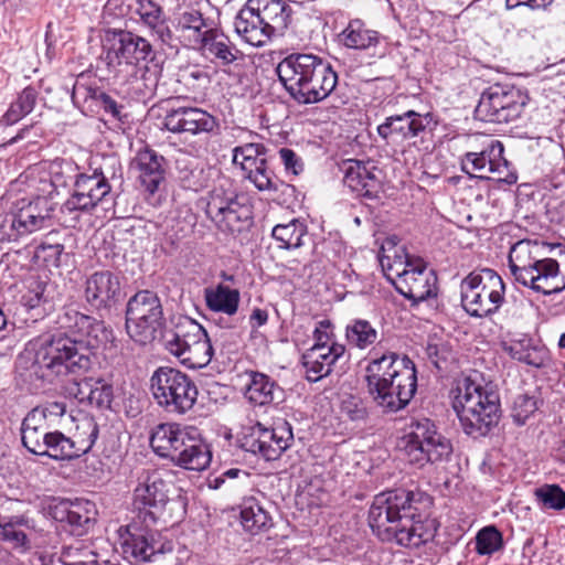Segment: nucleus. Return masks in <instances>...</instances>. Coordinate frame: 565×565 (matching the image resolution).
<instances>
[{"label":"nucleus","instance_id":"f257e3e1","mask_svg":"<svg viewBox=\"0 0 565 565\" xmlns=\"http://www.w3.org/2000/svg\"><path fill=\"white\" fill-rule=\"evenodd\" d=\"M56 324L54 331L30 341L20 355V360H31L33 374L47 382L68 373L88 372L98 349L116 347L111 328L74 308H64Z\"/></svg>","mask_w":565,"mask_h":565},{"label":"nucleus","instance_id":"f03ea898","mask_svg":"<svg viewBox=\"0 0 565 565\" xmlns=\"http://www.w3.org/2000/svg\"><path fill=\"white\" fill-rule=\"evenodd\" d=\"M423 497L404 489L376 494L369 510L373 533L383 542L405 547H419L431 541L437 531L435 521L416 514Z\"/></svg>","mask_w":565,"mask_h":565},{"label":"nucleus","instance_id":"7ed1b4c3","mask_svg":"<svg viewBox=\"0 0 565 565\" xmlns=\"http://www.w3.org/2000/svg\"><path fill=\"white\" fill-rule=\"evenodd\" d=\"M363 377L369 395L385 413H396L405 408L417 390L414 362L392 351L382 355L373 353Z\"/></svg>","mask_w":565,"mask_h":565},{"label":"nucleus","instance_id":"20e7f679","mask_svg":"<svg viewBox=\"0 0 565 565\" xmlns=\"http://www.w3.org/2000/svg\"><path fill=\"white\" fill-rule=\"evenodd\" d=\"M150 446L159 457L188 470L202 471L212 459L207 444L194 426L161 423L152 429Z\"/></svg>","mask_w":565,"mask_h":565},{"label":"nucleus","instance_id":"39448f33","mask_svg":"<svg viewBox=\"0 0 565 565\" xmlns=\"http://www.w3.org/2000/svg\"><path fill=\"white\" fill-rule=\"evenodd\" d=\"M452 407L463 431L473 438L486 436L501 416L499 394L471 376L459 382Z\"/></svg>","mask_w":565,"mask_h":565},{"label":"nucleus","instance_id":"423d86ee","mask_svg":"<svg viewBox=\"0 0 565 565\" xmlns=\"http://www.w3.org/2000/svg\"><path fill=\"white\" fill-rule=\"evenodd\" d=\"M121 174V166L117 158H103V163L92 174L75 175L71 196L61 206L62 213L88 212L97 206L111 191L110 180Z\"/></svg>","mask_w":565,"mask_h":565},{"label":"nucleus","instance_id":"0eeeda50","mask_svg":"<svg viewBox=\"0 0 565 565\" xmlns=\"http://www.w3.org/2000/svg\"><path fill=\"white\" fill-rule=\"evenodd\" d=\"M409 429L401 440V449L411 465L423 468L426 463H438L450 459L452 445L437 431L431 420L423 418L412 423Z\"/></svg>","mask_w":565,"mask_h":565},{"label":"nucleus","instance_id":"6e6552de","mask_svg":"<svg viewBox=\"0 0 565 565\" xmlns=\"http://www.w3.org/2000/svg\"><path fill=\"white\" fill-rule=\"evenodd\" d=\"M150 390L161 408L179 415L190 412L199 395L195 383L188 374L169 366H160L152 373Z\"/></svg>","mask_w":565,"mask_h":565},{"label":"nucleus","instance_id":"1a4fd4ad","mask_svg":"<svg viewBox=\"0 0 565 565\" xmlns=\"http://www.w3.org/2000/svg\"><path fill=\"white\" fill-rule=\"evenodd\" d=\"M461 302L472 317H486L494 313L503 301L504 284L492 269L469 274L460 285Z\"/></svg>","mask_w":565,"mask_h":565},{"label":"nucleus","instance_id":"9d476101","mask_svg":"<svg viewBox=\"0 0 565 565\" xmlns=\"http://www.w3.org/2000/svg\"><path fill=\"white\" fill-rule=\"evenodd\" d=\"M167 350L190 369L206 366L213 348L205 329L192 319H184L174 331L166 334Z\"/></svg>","mask_w":565,"mask_h":565},{"label":"nucleus","instance_id":"9b49d317","mask_svg":"<svg viewBox=\"0 0 565 565\" xmlns=\"http://www.w3.org/2000/svg\"><path fill=\"white\" fill-rule=\"evenodd\" d=\"M148 40L122 29H108L105 32L104 60L109 70L117 74L127 73L136 76L140 71L139 63L151 53Z\"/></svg>","mask_w":565,"mask_h":565},{"label":"nucleus","instance_id":"f8f14e48","mask_svg":"<svg viewBox=\"0 0 565 565\" xmlns=\"http://www.w3.org/2000/svg\"><path fill=\"white\" fill-rule=\"evenodd\" d=\"M163 309L158 295L151 290L135 294L126 308V330L139 344L150 343L163 326Z\"/></svg>","mask_w":565,"mask_h":565},{"label":"nucleus","instance_id":"ddd939ff","mask_svg":"<svg viewBox=\"0 0 565 565\" xmlns=\"http://www.w3.org/2000/svg\"><path fill=\"white\" fill-rule=\"evenodd\" d=\"M53 205L46 195L17 202L0 222V241L14 242L50 225Z\"/></svg>","mask_w":565,"mask_h":565},{"label":"nucleus","instance_id":"4468645a","mask_svg":"<svg viewBox=\"0 0 565 565\" xmlns=\"http://www.w3.org/2000/svg\"><path fill=\"white\" fill-rule=\"evenodd\" d=\"M529 97L520 88L494 84L487 88L476 107V116L488 122H508L520 117Z\"/></svg>","mask_w":565,"mask_h":565},{"label":"nucleus","instance_id":"2eb2a0df","mask_svg":"<svg viewBox=\"0 0 565 565\" xmlns=\"http://www.w3.org/2000/svg\"><path fill=\"white\" fill-rule=\"evenodd\" d=\"M178 504L168 498V483L157 470L147 471L134 490L132 507L143 524L166 521L167 505Z\"/></svg>","mask_w":565,"mask_h":565},{"label":"nucleus","instance_id":"dca6fc26","mask_svg":"<svg viewBox=\"0 0 565 565\" xmlns=\"http://www.w3.org/2000/svg\"><path fill=\"white\" fill-rule=\"evenodd\" d=\"M149 526L129 525L127 536L122 540L124 552L136 561L156 565H178V558L173 555V543Z\"/></svg>","mask_w":565,"mask_h":565},{"label":"nucleus","instance_id":"f3484780","mask_svg":"<svg viewBox=\"0 0 565 565\" xmlns=\"http://www.w3.org/2000/svg\"><path fill=\"white\" fill-rule=\"evenodd\" d=\"M205 212L223 233H241L249 226L252 220L250 207L241 203L233 191L222 185L210 191Z\"/></svg>","mask_w":565,"mask_h":565},{"label":"nucleus","instance_id":"a211bd4d","mask_svg":"<svg viewBox=\"0 0 565 565\" xmlns=\"http://www.w3.org/2000/svg\"><path fill=\"white\" fill-rule=\"evenodd\" d=\"M292 441V428L288 422L280 420L271 428L256 423L244 434L242 447L266 460H276L291 446Z\"/></svg>","mask_w":565,"mask_h":565},{"label":"nucleus","instance_id":"6ab92c4d","mask_svg":"<svg viewBox=\"0 0 565 565\" xmlns=\"http://www.w3.org/2000/svg\"><path fill=\"white\" fill-rule=\"evenodd\" d=\"M67 407L64 402H47L32 408L21 424L22 445L33 455L44 449L46 436L57 425L58 420L66 414Z\"/></svg>","mask_w":565,"mask_h":565},{"label":"nucleus","instance_id":"aec40b11","mask_svg":"<svg viewBox=\"0 0 565 565\" xmlns=\"http://www.w3.org/2000/svg\"><path fill=\"white\" fill-rule=\"evenodd\" d=\"M402 266L403 264L398 263L390 267L396 274V278L392 279V282L402 296L413 303H419L437 296V276L431 269L425 265H414L412 262H407L399 270Z\"/></svg>","mask_w":565,"mask_h":565},{"label":"nucleus","instance_id":"412c9836","mask_svg":"<svg viewBox=\"0 0 565 565\" xmlns=\"http://www.w3.org/2000/svg\"><path fill=\"white\" fill-rule=\"evenodd\" d=\"M503 145L499 140H489L480 151L467 152L461 159L462 170L480 179H495L511 183L508 175V161L503 158Z\"/></svg>","mask_w":565,"mask_h":565},{"label":"nucleus","instance_id":"4be33fe9","mask_svg":"<svg viewBox=\"0 0 565 565\" xmlns=\"http://www.w3.org/2000/svg\"><path fill=\"white\" fill-rule=\"evenodd\" d=\"M86 438L78 440L65 436L60 430L51 429L43 441L44 449L35 452L36 456H47L55 460H70L86 454L95 444L98 437V426L94 420H86L82 425Z\"/></svg>","mask_w":565,"mask_h":565},{"label":"nucleus","instance_id":"5701e85b","mask_svg":"<svg viewBox=\"0 0 565 565\" xmlns=\"http://www.w3.org/2000/svg\"><path fill=\"white\" fill-rule=\"evenodd\" d=\"M164 128L173 134L210 135L218 128L216 117L199 107L170 109L163 118Z\"/></svg>","mask_w":565,"mask_h":565},{"label":"nucleus","instance_id":"b1692460","mask_svg":"<svg viewBox=\"0 0 565 565\" xmlns=\"http://www.w3.org/2000/svg\"><path fill=\"white\" fill-rule=\"evenodd\" d=\"M433 120L431 114L407 110L402 115L390 116L377 127V134L387 143L415 138L426 130Z\"/></svg>","mask_w":565,"mask_h":565},{"label":"nucleus","instance_id":"393cba45","mask_svg":"<svg viewBox=\"0 0 565 565\" xmlns=\"http://www.w3.org/2000/svg\"><path fill=\"white\" fill-rule=\"evenodd\" d=\"M338 75L331 65L323 58L318 57V62L311 67V73L294 98L299 104H316L327 98L335 88Z\"/></svg>","mask_w":565,"mask_h":565},{"label":"nucleus","instance_id":"a878e982","mask_svg":"<svg viewBox=\"0 0 565 565\" xmlns=\"http://www.w3.org/2000/svg\"><path fill=\"white\" fill-rule=\"evenodd\" d=\"M318 57L309 53H292L278 63L276 67L278 78L292 98L302 89Z\"/></svg>","mask_w":565,"mask_h":565},{"label":"nucleus","instance_id":"bb28decb","mask_svg":"<svg viewBox=\"0 0 565 565\" xmlns=\"http://www.w3.org/2000/svg\"><path fill=\"white\" fill-rule=\"evenodd\" d=\"M84 296L86 301L96 309L113 307L120 296L118 276L109 270L92 274L85 281Z\"/></svg>","mask_w":565,"mask_h":565},{"label":"nucleus","instance_id":"cd10ccee","mask_svg":"<svg viewBox=\"0 0 565 565\" xmlns=\"http://www.w3.org/2000/svg\"><path fill=\"white\" fill-rule=\"evenodd\" d=\"M343 183L358 196L375 199L381 189L380 170L362 161L350 160L343 168Z\"/></svg>","mask_w":565,"mask_h":565},{"label":"nucleus","instance_id":"c85d7f7f","mask_svg":"<svg viewBox=\"0 0 565 565\" xmlns=\"http://www.w3.org/2000/svg\"><path fill=\"white\" fill-rule=\"evenodd\" d=\"M54 520L65 523L75 535H83L95 521V504L87 500L61 501L51 509Z\"/></svg>","mask_w":565,"mask_h":565},{"label":"nucleus","instance_id":"c756f323","mask_svg":"<svg viewBox=\"0 0 565 565\" xmlns=\"http://www.w3.org/2000/svg\"><path fill=\"white\" fill-rule=\"evenodd\" d=\"M343 344L332 342L330 348L311 347L302 355L308 381L318 382L328 376L334 363L344 354Z\"/></svg>","mask_w":565,"mask_h":565},{"label":"nucleus","instance_id":"7c9ffc66","mask_svg":"<svg viewBox=\"0 0 565 565\" xmlns=\"http://www.w3.org/2000/svg\"><path fill=\"white\" fill-rule=\"evenodd\" d=\"M166 159L154 150L146 147L137 152L134 159V167L138 172V180L141 186L149 194H154L159 185L164 181Z\"/></svg>","mask_w":565,"mask_h":565},{"label":"nucleus","instance_id":"2f4dec72","mask_svg":"<svg viewBox=\"0 0 565 565\" xmlns=\"http://www.w3.org/2000/svg\"><path fill=\"white\" fill-rule=\"evenodd\" d=\"M546 254V244L539 241L522 239L515 243L509 253V268L515 281L527 277L532 267Z\"/></svg>","mask_w":565,"mask_h":565},{"label":"nucleus","instance_id":"473e14b6","mask_svg":"<svg viewBox=\"0 0 565 565\" xmlns=\"http://www.w3.org/2000/svg\"><path fill=\"white\" fill-rule=\"evenodd\" d=\"M234 26L237 34L253 46L265 45L275 34L248 3L238 11Z\"/></svg>","mask_w":565,"mask_h":565},{"label":"nucleus","instance_id":"72a5a7b5","mask_svg":"<svg viewBox=\"0 0 565 565\" xmlns=\"http://www.w3.org/2000/svg\"><path fill=\"white\" fill-rule=\"evenodd\" d=\"M134 13L138 17L141 25L147 28L151 35L156 36L162 43L171 40L172 34L169 29L163 8L156 0H135Z\"/></svg>","mask_w":565,"mask_h":565},{"label":"nucleus","instance_id":"f704fd0d","mask_svg":"<svg viewBox=\"0 0 565 565\" xmlns=\"http://www.w3.org/2000/svg\"><path fill=\"white\" fill-rule=\"evenodd\" d=\"M244 396L256 406H266L282 399V390L268 375L259 372L248 373Z\"/></svg>","mask_w":565,"mask_h":565},{"label":"nucleus","instance_id":"c9c22d12","mask_svg":"<svg viewBox=\"0 0 565 565\" xmlns=\"http://www.w3.org/2000/svg\"><path fill=\"white\" fill-rule=\"evenodd\" d=\"M340 40L344 46L353 50H373V55L376 54V49L384 42L385 38L377 31L367 28V25L360 19L351 20L348 26L341 32Z\"/></svg>","mask_w":565,"mask_h":565},{"label":"nucleus","instance_id":"e433bc0d","mask_svg":"<svg viewBox=\"0 0 565 565\" xmlns=\"http://www.w3.org/2000/svg\"><path fill=\"white\" fill-rule=\"evenodd\" d=\"M79 403H87L99 409L110 408L113 402V386L103 380L85 377L75 383V391H72Z\"/></svg>","mask_w":565,"mask_h":565},{"label":"nucleus","instance_id":"4c0bfd02","mask_svg":"<svg viewBox=\"0 0 565 565\" xmlns=\"http://www.w3.org/2000/svg\"><path fill=\"white\" fill-rule=\"evenodd\" d=\"M505 350L513 360L536 369L546 367L551 363L547 348L529 338L511 342Z\"/></svg>","mask_w":565,"mask_h":565},{"label":"nucleus","instance_id":"58836bf2","mask_svg":"<svg viewBox=\"0 0 565 565\" xmlns=\"http://www.w3.org/2000/svg\"><path fill=\"white\" fill-rule=\"evenodd\" d=\"M204 300L211 311L232 317L238 311L241 294L238 289L220 282L204 289Z\"/></svg>","mask_w":565,"mask_h":565},{"label":"nucleus","instance_id":"ea45409f","mask_svg":"<svg viewBox=\"0 0 565 565\" xmlns=\"http://www.w3.org/2000/svg\"><path fill=\"white\" fill-rule=\"evenodd\" d=\"M198 43L205 55L214 56L223 65H228L237 58L238 50L216 29L205 30Z\"/></svg>","mask_w":565,"mask_h":565},{"label":"nucleus","instance_id":"a19ab883","mask_svg":"<svg viewBox=\"0 0 565 565\" xmlns=\"http://www.w3.org/2000/svg\"><path fill=\"white\" fill-rule=\"evenodd\" d=\"M247 3L274 33L287 28L290 9L282 0H248Z\"/></svg>","mask_w":565,"mask_h":565},{"label":"nucleus","instance_id":"79ce46f5","mask_svg":"<svg viewBox=\"0 0 565 565\" xmlns=\"http://www.w3.org/2000/svg\"><path fill=\"white\" fill-rule=\"evenodd\" d=\"M241 523L252 535L266 532L273 526L269 512L254 497L244 499L241 505Z\"/></svg>","mask_w":565,"mask_h":565},{"label":"nucleus","instance_id":"37998d69","mask_svg":"<svg viewBox=\"0 0 565 565\" xmlns=\"http://www.w3.org/2000/svg\"><path fill=\"white\" fill-rule=\"evenodd\" d=\"M308 230L303 222L294 218L286 224H277L271 231V236L284 249H296L303 245L302 238Z\"/></svg>","mask_w":565,"mask_h":565},{"label":"nucleus","instance_id":"c03bdc74","mask_svg":"<svg viewBox=\"0 0 565 565\" xmlns=\"http://www.w3.org/2000/svg\"><path fill=\"white\" fill-rule=\"evenodd\" d=\"M246 178L254 183L259 191L276 192L284 185L267 164L266 157L245 171Z\"/></svg>","mask_w":565,"mask_h":565},{"label":"nucleus","instance_id":"a18cd8bd","mask_svg":"<svg viewBox=\"0 0 565 565\" xmlns=\"http://www.w3.org/2000/svg\"><path fill=\"white\" fill-rule=\"evenodd\" d=\"M36 97L38 93L35 88L31 86L25 87L18 96L17 100L10 105L9 109L3 116V121L7 125H13L30 114L35 106Z\"/></svg>","mask_w":565,"mask_h":565},{"label":"nucleus","instance_id":"49530a36","mask_svg":"<svg viewBox=\"0 0 565 565\" xmlns=\"http://www.w3.org/2000/svg\"><path fill=\"white\" fill-rule=\"evenodd\" d=\"M345 337L350 344L365 349L376 342L377 331L369 321L358 319L348 324Z\"/></svg>","mask_w":565,"mask_h":565},{"label":"nucleus","instance_id":"de8ad7c7","mask_svg":"<svg viewBox=\"0 0 565 565\" xmlns=\"http://www.w3.org/2000/svg\"><path fill=\"white\" fill-rule=\"evenodd\" d=\"M265 158V147L259 143H246L234 148L233 162L238 164L243 171Z\"/></svg>","mask_w":565,"mask_h":565},{"label":"nucleus","instance_id":"09e8293b","mask_svg":"<svg viewBox=\"0 0 565 565\" xmlns=\"http://www.w3.org/2000/svg\"><path fill=\"white\" fill-rule=\"evenodd\" d=\"M537 502L544 509L563 510L565 491L558 484H544L534 491Z\"/></svg>","mask_w":565,"mask_h":565},{"label":"nucleus","instance_id":"8fccbe9b","mask_svg":"<svg viewBox=\"0 0 565 565\" xmlns=\"http://www.w3.org/2000/svg\"><path fill=\"white\" fill-rule=\"evenodd\" d=\"M62 559L67 565H97V553L83 544L63 548Z\"/></svg>","mask_w":565,"mask_h":565},{"label":"nucleus","instance_id":"3c124183","mask_svg":"<svg viewBox=\"0 0 565 565\" xmlns=\"http://www.w3.org/2000/svg\"><path fill=\"white\" fill-rule=\"evenodd\" d=\"M502 546V535L495 526L480 530L476 536V551L480 555H491Z\"/></svg>","mask_w":565,"mask_h":565},{"label":"nucleus","instance_id":"603ef678","mask_svg":"<svg viewBox=\"0 0 565 565\" xmlns=\"http://www.w3.org/2000/svg\"><path fill=\"white\" fill-rule=\"evenodd\" d=\"M537 401L529 394L518 395L511 406V417L513 422L521 426L536 412Z\"/></svg>","mask_w":565,"mask_h":565},{"label":"nucleus","instance_id":"864d4df0","mask_svg":"<svg viewBox=\"0 0 565 565\" xmlns=\"http://www.w3.org/2000/svg\"><path fill=\"white\" fill-rule=\"evenodd\" d=\"M178 26L182 31H192L194 33L195 41L199 42L204 32L202 30L205 28V21L200 11L191 9L181 13Z\"/></svg>","mask_w":565,"mask_h":565},{"label":"nucleus","instance_id":"5fc2aeb1","mask_svg":"<svg viewBox=\"0 0 565 565\" xmlns=\"http://www.w3.org/2000/svg\"><path fill=\"white\" fill-rule=\"evenodd\" d=\"M341 411L353 422H365L369 417L367 407L364 402L353 395H349L342 399Z\"/></svg>","mask_w":565,"mask_h":565},{"label":"nucleus","instance_id":"6e6d98bb","mask_svg":"<svg viewBox=\"0 0 565 565\" xmlns=\"http://www.w3.org/2000/svg\"><path fill=\"white\" fill-rule=\"evenodd\" d=\"M0 539L12 544L13 548L25 552L31 548L29 534L23 529H13L11 526H0Z\"/></svg>","mask_w":565,"mask_h":565},{"label":"nucleus","instance_id":"4d7b16f0","mask_svg":"<svg viewBox=\"0 0 565 565\" xmlns=\"http://www.w3.org/2000/svg\"><path fill=\"white\" fill-rule=\"evenodd\" d=\"M426 355L435 367L441 370L444 367L443 364L448 361L451 353L444 343H428L426 347Z\"/></svg>","mask_w":565,"mask_h":565},{"label":"nucleus","instance_id":"13d9d810","mask_svg":"<svg viewBox=\"0 0 565 565\" xmlns=\"http://www.w3.org/2000/svg\"><path fill=\"white\" fill-rule=\"evenodd\" d=\"M332 338L331 322L321 320L313 331L315 344L312 347L330 348L331 343L334 342Z\"/></svg>","mask_w":565,"mask_h":565},{"label":"nucleus","instance_id":"bf43d9fd","mask_svg":"<svg viewBox=\"0 0 565 565\" xmlns=\"http://www.w3.org/2000/svg\"><path fill=\"white\" fill-rule=\"evenodd\" d=\"M279 157L287 171H291L297 175L302 170V163L294 150L289 148H281L279 150Z\"/></svg>","mask_w":565,"mask_h":565},{"label":"nucleus","instance_id":"052dcab7","mask_svg":"<svg viewBox=\"0 0 565 565\" xmlns=\"http://www.w3.org/2000/svg\"><path fill=\"white\" fill-rule=\"evenodd\" d=\"M64 250V246L62 244H46L42 243L39 246V253L43 255V258L46 262H51L53 265H58L60 257Z\"/></svg>","mask_w":565,"mask_h":565},{"label":"nucleus","instance_id":"680f3d73","mask_svg":"<svg viewBox=\"0 0 565 565\" xmlns=\"http://www.w3.org/2000/svg\"><path fill=\"white\" fill-rule=\"evenodd\" d=\"M0 526H11L13 529H23L25 531H31L34 529V522L29 516L22 515H12L8 518L7 521L0 522Z\"/></svg>","mask_w":565,"mask_h":565},{"label":"nucleus","instance_id":"e2e57ef3","mask_svg":"<svg viewBox=\"0 0 565 565\" xmlns=\"http://www.w3.org/2000/svg\"><path fill=\"white\" fill-rule=\"evenodd\" d=\"M102 107L115 118H120L122 106L119 105L110 95L100 93L98 96Z\"/></svg>","mask_w":565,"mask_h":565},{"label":"nucleus","instance_id":"0e129e2a","mask_svg":"<svg viewBox=\"0 0 565 565\" xmlns=\"http://www.w3.org/2000/svg\"><path fill=\"white\" fill-rule=\"evenodd\" d=\"M184 76L188 81L191 79L198 82L199 86H206L211 82L210 75L205 71L200 70L198 67L189 68L185 72Z\"/></svg>","mask_w":565,"mask_h":565},{"label":"nucleus","instance_id":"69168bd1","mask_svg":"<svg viewBox=\"0 0 565 565\" xmlns=\"http://www.w3.org/2000/svg\"><path fill=\"white\" fill-rule=\"evenodd\" d=\"M268 321V312L260 308H255L249 317V323L252 329H257Z\"/></svg>","mask_w":565,"mask_h":565},{"label":"nucleus","instance_id":"338daca9","mask_svg":"<svg viewBox=\"0 0 565 565\" xmlns=\"http://www.w3.org/2000/svg\"><path fill=\"white\" fill-rule=\"evenodd\" d=\"M239 475H243L245 477L248 476V473L244 470L237 469V468H231L222 473L220 478H216V482H224L225 478L234 479L237 478Z\"/></svg>","mask_w":565,"mask_h":565},{"label":"nucleus","instance_id":"774afa93","mask_svg":"<svg viewBox=\"0 0 565 565\" xmlns=\"http://www.w3.org/2000/svg\"><path fill=\"white\" fill-rule=\"evenodd\" d=\"M554 0H531L530 8L532 10H546Z\"/></svg>","mask_w":565,"mask_h":565}]
</instances>
